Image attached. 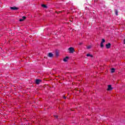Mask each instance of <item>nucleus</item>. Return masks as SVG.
<instances>
[{
  "mask_svg": "<svg viewBox=\"0 0 125 125\" xmlns=\"http://www.w3.org/2000/svg\"><path fill=\"white\" fill-rule=\"evenodd\" d=\"M68 50L70 52V53H73V52L75 51V49H74V48L73 47H70L69 48H68Z\"/></svg>",
  "mask_w": 125,
  "mask_h": 125,
  "instance_id": "obj_1",
  "label": "nucleus"
},
{
  "mask_svg": "<svg viewBox=\"0 0 125 125\" xmlns=\"http://www.w3.org/2000/svg\"><path fill=\"white\" fill-rule=\"evenodd\" d=\"M35 83H36V84H40V83H42V80H41L40 79H36Z\"/></svg>",
  "mask_w": 125,
  "mask_h": 125,
  "instance_id": "obj_2",
  "label": "nucleus"
},
{
  "mask_svg": "<svg viewBox=\"0 0 125 125\" xmlns=\"http://www.w3.org/2000/svg\"><path fill=\"white\" fill-rule=\"evenodd\" d=\"M113 89V88H112V86L111 85H108V88L107 89V90L108 91H109L110 90H112Z\"/></svg>",
  "mask_w": 125,
  "mask_h": 125,
  "instance_id": "obj_3",
  "label": "nucleus"
},
{
  "mask_svg": "<svg viewBox=\"0 0 125 125\" xmlns=\"http://www.w3.org/2000/svg\"><path fill=\"white\" fill-rule=\"evenodd\" d=\"M11 9H12V10H17V9H18V8L14 6V7H11Z\"/></svg>",
  "mask_w": 125,
  "mask_h": 125,
  "instance_id": "obj_4",
  "label": "nucleus"
},
{
  "mask_svg": "<svg viewBox=\"0 0 125 125\" xmlns=\"http://www.w3.org/2000/svg\"><path fill=\"white\" fill-rule=\"evenodd\" d=\"M25 19H26V17L23 16V17H22V19H20V22H22V21H24Z\"/></svg>",
  "mask_w": 125,
  "mask_h": 125,
  "instance_id": "obj_5",
  "label": "nucleus"
},
{
  "mask_svg": "<svg viewBox=\"0 0 125 125\" xmlns=\"http://www.w3.org/2000/svg\"><path fill=\"white\" fill-rule=\"evenodd\" d=\"M106 48H110L111 47V43H108V44H106Z\"/></svg>",
  "mask_w": 125,
  "mask_h": 125,
  "instance_id": "obj_6",
  "label": "nucleus"
},
{
  "mask_svg": "<svg viewBox=\"0 0 125 125\" xmlns=\"http://www.w3.org/2000/svg\"><path fill=\"white\" fill-rule=\"evenodd\" d=\"M48 56V57L52 58L53 57V55L52 54V53H49Z\"/></svg>",
  "mask_w": 125,
  "mask_h": 125,
  "instance_id": "obj_7",
  "label": "nucleus"
},
{
  "mask_svg": "<svg viewBox=\"0 0 125 125\" xmlns=\"http://www.w3.org/2000/svg\"><path fill=\"white\" fill-rule=\"evenodd\" d=\"M68 59H69V57H66L65 58L63 59L64 62H67L68 61Z\"/></svg>",
  "mask_w": 125,
  "mask_h": 125,
  "instance_id": "obj_8",
  "label": "nucleus"
},
{
  "mask_svg": "<svg viewBox=\"0 0 125 125\" xmlns=\"http://www.w3.org/2000/svg\"><path fill=\"white\" fill-rule=\"evenodd\" d=\"M114 11H115V12L116 15L118 16V15H119V14H118L119 11H118V10L115 9V10H114Z\"/></svg>",
  "mask_w": 125,
  "mask_h": 125,
  "instance_id": "obj_9",
  "label": "nucleus"
},
{
  "mask_svg": "<svg viewBox=\"0 0 125 125\" xmlns=\"http://www.w3.org/2000/svg\"><path fill=\"white\" fill-rule=\"evenodd\" d=\"M115 68H111V73H115Z\"/></svg>",
  "mask_w": 125,
  "mask_h": 125,
  "instance_id": "obj_10",
  "label": "nucleus"
},
{
  "mask_svg": "<svg viewBox=\"0 0 125 125\" xmlns=\"http://www.w3.org/2000/svg\"><path fill=\"white\" fill-rule=\"evenodd\" d=\"M42 7H43L44 8H46V5L44 4H42Z\"/></svg>",
  "mask_w": 125,
  "mask_h": 125,
  "instance_id": "obj_11",
  "label": "nucleus"
},
{
  "mask_svg": "<svg viewBox=\"0 0 125 125\" xmlns=\"http://www.w3.org/2000/svg\"><path fill=\"white\" fill-rule=\"evenodd\" d=\"M104 42H105V39H102V42L101 43H103Z\"/></svg>",
  "mask_w": 125,
  "mask_h": 125,
  "instance_id": "obj_12",
  "label": "nucleus"
},
{
  "mask_svg": "<svg viewBox=\"0 0 125 125\" xmlns=\"http://www.w3.org/2000/svg\"><path fill=\"white\" fill-rule=\"evenodd\" d=\"M86 56H87V57H88V56H90L91 57H92V55H91L90 54H87Z\"/></svg>",
  "mask_w": 125,
  "mask_h": 125,
  "instance_id": "obj_13",
  "label": "nucleus"
},
{
  "mask_svg": "<svg viewBox=\"0 0 125 125\" xmlns=\"http://www.w3.org/2000/svg\"><path fill=\"white\" fill-rule=\"evenodd\" d=\"M56 56H59V54L58 53V52H56Z\"/></svg>",
  "mask_w": 125,
  "mask_h": 125,
  "instance_id": "obj_14",
  "label": "nucleus"
},
{
  "mask_svg": "<svg viewBox=\"0 0 125 125\" xmlns=\"http://www.w3.org/2000/svg\"><path fill=\"white\" fill-rule=\"evenodd\" d=\"M103 46H104L103 43H101V47H103Z\"/></svg>",
  "mask_w": 125,
  "mask_h": 125,
  "instance_id": "obj_15",
  "label": "nucleus"
},
{
  "mask_svg": "<svg viewBox=\"0 0 125 125\" xmlns=\"http://www.w3.org/2000/svg\"><path fill=\"white\" fill-rule=\"evenodd\" d=\"M91 47V46H88L87 47V48H88V49H89V48H90Z\"/></svg>",
  "mask_w": 125,
  "mask_h": 125,
  "instance_id": "obj_16",
  "label": "nucleus"
},
{
  "mask_svg": "<svg viewBox=\"0 0 125 125\" xmlns=\"http://www.w3.org/2000/svg\"><path fill=\"white\" fill-rule=\"evenodd\" d=\"M63 98H64V99H66V97H65V96H63Z\"/></svg>",
  "mask_w": 125,
  "mask_h": 125,
  "instance_id": "obj_17",
  "label": "nucleus"
},
{
  "mask_svg": "<svg viewBox=\"0 0 125 125\" xmlns=\"http://www.w3.org/2000/svg\"><path fill=\"white\" fill-rule=\"evenodd\" d=\"M55 117L57 118H58V116L57 115H55Z\"/></svg>",
  "mask_w": 125,
  "mask_h": 125,
  "instance_id": "obj_18",
  "label": "nucleus"
},
{
  "mask_svg": "<svg viewBox=\"0 0 125 125\" xmlns=\"http://www.w3.org/2000/svg\"><path fill=\"white\" fill-rule=\"evenodd\" d=\"M124 43H125V40H124Z\"/></svg>",
  "mask_w": 125,
  "mask_h": 125,
  "instance_id": "obj_19",
  "label": "nucleus"
}]
</instances>
